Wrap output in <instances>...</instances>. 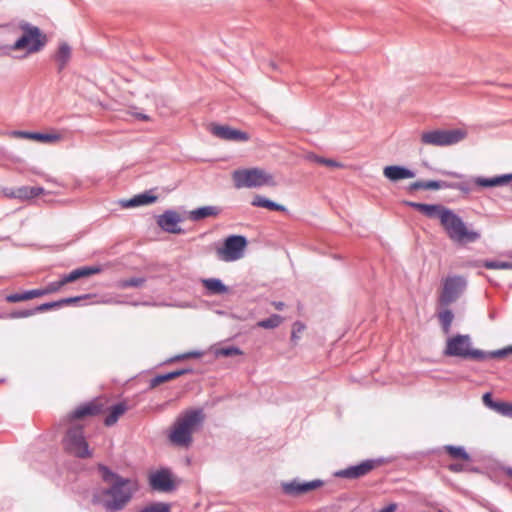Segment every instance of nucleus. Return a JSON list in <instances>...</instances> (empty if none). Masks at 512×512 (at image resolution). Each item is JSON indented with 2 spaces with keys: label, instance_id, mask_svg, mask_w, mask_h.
Returning <instances> with one entry per match:
<instances>
[{
  "label": "nucleus",
  "instance_id": "f3484780",
  "mask_svg": "<svg viewBox=\"0 0 512 512\" xmlns=\"http://www.w3.org/2000/svg\"><path fill=\"white\" fill-rule=\"evenodd\" d=\"M383 175L393 182L415 177V173L412 170L398 165L386 166L383 169Z\"/></svg>",
  "mask_w": 512,
  "mask_h": 512
},
{
  "label": "nucleus",
  "instance_id": "6ab92c4d",
  "mask_svg": "<svg viewBox=\"0 0 512 512\" xmlns=\"http://www.w3.org/2000/svg\"><path fill=\"white\" fill-rule=\"evenodd\" d=\"M512 180V174H505L493 178L475 177L472 181L481 187H495L507 184Z\"/></svg>",
  "mask_w": 512,
  "mask_h": 512
},
{
  "label": "nucleus",
  "instance_id": "aec40b11",
  "mask_svg": "<svg viewBox=\"0 0 512 512\" xmlns=\"http://www.w3.org/2000/svg\"><path fill=\"white\" fill-rule=\"evenodd\" d=\"M221 213V208L217 206H203L189 212V218L192 221H199L207 217H216Z\"/></svg>",
  "mask_w": 512,
  "mask_h": 512
},
{
  "label": "nucleus",
  "instance_id": "cd10ccee",
  "mask_svg": "<svg viewBox=\"0 0 512 512\" xmlns=\"http://www.w3.org/2000/svg\"><path fill=\"white\" fill-rule=\"evenodd\" d=\"M63 139L62 135L58 132L52 133H39L31 132L30 140L42 143H57Z\"/></svg>",
  "mask_w": 512,
  "mask_h": 512
},
{
  "label": "nucleus",
  "instance_id": "5fc2aeb1",
  "mask_svg": "<svg viewBox=\"0 0 512 512\" xmlns=\"http://www.w3.org/2000/svg\"><path fill=\"white\" fill-rule=\"evenodd\" d=\"M276 310H283L285 307V304L283 302H273L272 304Z\"/></svg>",
  "mask_w": 512,
  "mask_h": 512
},
{
  "label": "nucleus",
  "instance_id": "1a4fd4ad",
  "mask_svg": "<svg viewBox=\"0 0 512 512\" xmlns=\"http://www.w3.org/2000/svg\"><path fill=\"white\" fill-rule=\"evenodd\" d=\"M247 240L241 235L227 237L223 246L216 250L217 257L224 262H233L244 256Z\"/></svg>",
  "mask_w": 512,
  "mask_h": 512
},
{
  "label": "nucleus",
  "instance_id": "c85d7f7f",
  "mask_svg": "<svg viewBox=\"0 0 512 512\" xmlns=\"http://www.w3.org/2000/svg\"><path fill=\"white\" fill-rule=\"evenodd\" d=\"M42 293L39 289L29 290L23 293L10 294L6 297V300L10 303H16L41 297Z\"/></svg>",
  "mask_w": 512,
  "mask_h": 512
},
{
  "label": "nucleus",
  "instance_id": "b1692460",
  "mask_svg": "<svg viewBox=\"0 0 512 512\" xmlns=\"http://www.w3.org/2000/svg\"><path fill=\"white\" fill-rule=\"evenodd\" d=\"M251 205L254 207L266 208V209L273 210V211H280V212L286 211L285 206H283L281 204H277L261 195L254 196L252 199Z\"/></svg>",
  "mask_w": 512,
  "mask_h": 512
},
{
  "label": "nucleus",
  "instance_id": "dca6fc26",
  "mask_svg": "<svg viewBox=\"0 0 512 512\" xmlns=\"http://www.w3.org/2000/svg\"><path fill=\"white\" fill-rule=\"evenodd\" d=\"M405 204L417 209L419 212H421L425 216H427L429 218H437V219H439V221L441 220V215L444 214V212L448 210V208H446L442 205H437V204H423V203L410 202V201H406Z\"/></svg>",
  "mask_w": 512,
  "mask_h": 512
},
{
  "label": "nucleus",
  "instance_id": "ddd939ff",
  "mask_svg": "<svg viewBox=\"0 0 512 512\" xmlns=\"http://www.w3.org/2000/svg\"><path fill=\"white\" fill-rule=\"evenodd\" d=\"M375 464L376 463L373 460H366L358 465L337 471L335 476L339 478L357 479L367 475L372 469H374Z\"/></svg>",
  "mask_w": 512,
  "mask_h": 512
},
{
  "label": "nucleus",
  "instance_id": "473e14b6",
  "mask_svg": "<svg viewBox=\"0 0 512 512\" xmlns=\"http://www.w3.org/2000/svg\"><path fill=\"white\" fill-rule=\"evenodd\" d=\"M438 318L441 323L443 332L445 334H449L450 329H451V324L454 319V315H453L452 311L449 309L443 310L438 314Z\"/></svg>",
  "mask_w": 512,
  "mask_h": 512
},
{
  "label": "nucleus",
  "instance_id": "09e8293b",
  "mask_svg": "<svg viewBox=\"0 0 512 512\" xmlns=\"http://www.w3.org/2000/svg\"><path fill=\"white\" fill-rule=\"evenodd\" d=\"M201 355H202L201 352H190V353H186L183 355H178L174 358V360H181V359H185V358H198Z\"/></svg>",
  "mask_w": 512,
  "mask_h": 512
},
{
  "label": "nucleus",
  "instance_id": "c9c22d12",
  "mask_svg": "<svg viewBox=\"0 0 512 512\" xmlns=\"http://www.w3.org/2000/svg\"><path fill=\"white\" fill-rule=\"evenodd\" d=\"M146 282V279L143 277H132L129 279L120 280L117 283V286L121 289L129 288V287H141Z\"/></svg>",
  "mask_w": 512,
  "mask_h": 512
},
{
  "label": "nucleus",
  "instance_id": "f8f14e48",
  "mask_svg": "<svg viewBox=\"0 0 512 512\" xmlns=\"http://www.w3.org/2000/svg\"><path fill=\"white\" fill-rule=\"evenodd\" d=\"M210 131L214 136L227 141L245 142L249 140V135L246 132L226 125H212Z\"/></svg>",
  "mask_w": 512,
  "mask_h": 512
},
{
  "label": "nucleus",
  "instance_id": "423d86ee",
  "mask_svg": "<svg viewBox=\"0 0 512 512\" xmlns=\"http://www.w3.org/2000/svg\"><path fill=\"white\" fill-rule=\"evenodd\" d=\"M440 223L448 237L457 243H472L480 238V233L469 230L463 220L448 209L441 215Z\"/></svg>",
  "mask_w": 512,
  "mask_h": 512
},
{
  "label": "nucleus",
  "instance_id": "393cba45",
  "mask_svg": "<svg viewBox=\"0 0 512 512\" xmlns=\"http://www.w3.org/2000/svg\"><path fill=\"white\" fill-rule=\"evenodd\" d=\"M99 412H100V408L97 405H95L93 403H89V404H85V405L78 407L75 411H73L71 413L69 418H70V421H73V420L84 418L86 416L98 414Z\"/></svg>",
  "mask_w": 512,
  "mask_h": 512
},
{
  "label": "nucleus",
  "instance_id": "7ed1b4c3",
  "mask_svg": "<svg viewBox=\"0 0 512 512\" xmlns=\"http://www.w3.org/2000/svg\"><path fill=\"white\" fill-rule=\"evenodd\" d=\"M205 418L202 409H189L182 412L175 420L169 440L176 446L188 447L192 443V435L201 426Z\"/></svg>",
  "mask_w": 512,
  "mask_h": 512
},
{
  "label": "nucleus",
  "instance_id": "4c0bfd02",
  "mask_svg": "<svg viewBox=\"0 0 512 512\" xmlns=\"http://www.w3.org/2000/svg\"><path fill=\"white\" fill-rule=\"evenodd\" d=\"M67 283H69V282L65 280V276H64L60 281L51 282L48 284V286L46 288L39 289V290L43 296L46 294L57 292L62 286H64Z\"/></svg>",
  "mask_w": 512,
  "mask_h": 512
},
{
  "label": "nucleus",
  "instance_id": "0eeeda50",
  "mask_svg": "<svg viewBox=\"0 0 512 512\" xmlns=\"http://www.w3.org/2000/svg\"><path fill=\"white\" fill-rule=\"evenodd\" d=\"M467 137V131L462 128L457 129H437L423 132L421 142L432 146H451L455 145Z\"/></svg>",
  "mask_w": 512,
  "mask_h": 512
},
{
  "label": "nucleus",
  "instance_id": "20e7f679",
  "mask_svg": "<svg viewBox=\"0 0 512 512\" xmlns=\"http://www.w3.org/2000/svg\"><path fill=\"white\" fill-rule=\"evenodd\" d=\"M22 35L13 45L0 46V56L9 55L12 51H25L26 55L40 52L47 44V36L36 26H21Z\"/></svg>",
  "mask_w": 512,
  "mask_h": 512
},
{
  "label": "nucleus",
  "instance_id": "a19ab883",
  "mask_svg": "<svg viewBox=\"0 0 512 512\" xmlns=\"http://www.w3.org/2000/svg\"><path fill=\"white\" fill-rule=\"evenodd\" d=\"M495 411L503 416L512 418V403L499 401L495 405Z\"/></svg>",
  "mask_w": 512,
  "mask_h": 512
},
{
  "label": "nucleus",
  "instance_id": "a211bd4d",
  "mask_svg": "<svg viewBox=\"0 0 512 512\" xmlns=\"http://www.w3.org/2000/svg\"><path fill=\"white\" fill-rule=\"evenodd\" d=\"M71 56L72 49L70 45L66 42H61L53 56L59 72H61L68 65L71 60Z\"/></svg>",
  "mask_w": 512,
  "mask_h": 512
},
{
  "label": "nucleus",
  "instance_id": "864d4df0",
  "mask_svg": "<svg viewBox=\"0 0 512 512\" xmlns=\"http://www.w3.org/2000/svg\"><path fill=\"white\" fill-rule=\"evenodd\" d=\"M442 174H443V175H446V176H450V177L458 178V179L463 178V175H462V174L457 173V172H453V171H443V172H442Z\"/></svg>",
  "mask_w": 512,
  "mask_h": 512
},
{
  "label": "nucleus",
  "instance_id": "4be33fe9",
  "mask_svg": "<svg viewBox=\"0 0 512 512\" xmlns=\"http://www.w3.org/2000/svg\"><path fill=\"white\" fill-rule=\"evenodd\" d=\"M156 200H157L156 196L150 195L148 193H143V194L136 195L129 200L122 201L121 205L124 208H131V207H137V206L151 204V203H154Z\"/></svg>",
  "mask_w": 512,
  "mask_h": 512
},
{
  "label": "nucleus",
  "instance_id": "a18cd8bd",
  "mask_svg": "<svg viewBox=\"0 0 512 512\" xmlns=\"http://www.w3.org/2000/svg\"><path fill=\"white\" fill-rule=\"evenodd\" d=\"M34 314H35L34 309H24V310H19V311H15V312L11 313L10 317L11 318H27Z\"/></svg>",
  "mask_w": 512,
  "mask_h": 512
},
{
  "label": "nucleus",
  "instance_id": "e433bc0d",
  "mask_svg": "<svg viewBox=\"0 0 512 512\" xmlns=\"http://www.w3.org/2000/svg\"><path fill=\"white\" fill-rule=\"evenodd\" d=\"M243 352L239 348L235 346H229V347H222L217 348L215 350V355L217 357L223 356V357H230V356H236V355H242Z\"/></svg>",
  "mask_w": 512,
  "mask_h": 512
},
{
  "label": "nucleus",
  "instance_id": "f257e3e1",
  "mask_svg": "<svg viewBox=\"0 0 512 512\" xmlns=\"http://www.w3.org/2000/svg\"><path fill=\"white\" fill-rule=\"evenodd\" d=\"M98 469L106 486L93 492V503L102 506L108 512L123 510L138 491V482L135 479L124 478L104 465H99Z\"/></svg>",
  "mask_w": 512,
  "mask_h": 512
},
{
  "label": "nucleus",
  "instance_id": "4468645a",
  "mask_svg": "<svg viewBox=\"0 0 512 512\" xmlns=\"http://www.w3.org/2000/svg\"><path fill=\"white\" fill-rule=\"evenodd\" d=\"M181 222L180 215L173 210H167L157 219V224L166 232L179 234L182 229L179 227Z\"/></svg>",
  "mask_w": 512,
  "mask_h": 512
},
{
  "label": "nucleus",
  "instance_id": "49530a36",
  "mask_svg": "<svg viewBox=\"0 0 512 512\" xmlns=\"http://www.w3.org/2000/svg\"><path fill=\"white\" fill-rule=\"evenodd\" d=\"M483 399V403L490 409L494 410L495 411V405H497L499 403V401H494L492 399V395L491 393H485L482 397Z\"/></svg>",
  "mask_w": 512,
  "mask_h": 512
},
{
  "label": "nucleus",
  "instance_id": "37998d69",
  "mask_svg": "<svg viewBox=\"0 0 512 512\" xmlns=\"http://www.w3.org/2000/svg\"><path fill=\"white\" fill-rule=\"evenodd\" d=\"M484 267L488 269H512V262L486 261Z\"/></svg>",
  "mask_w": 512,
  "mask_h": 512
},
{
  "label": "nucleus",
  "instance_id": "8fccbe9b",
  "mask_svg": "<svg viewBox=\"0 0 512 512\" xmlns=\"http://www.w3.org/2000/svg\"><path fill=\"white\" fill-rule=\"evenodd\" d=\"M448 469L452 472H461L464 470V465L461 463H452L448 466Z\"/></svg>",
  "mask_w": 512,
  "mask_h": 512
},
{
  "label": "nucleus",
  "instance_id": "f03ea898",
  "mask_svg": "<svg viewBox=\"0 0 512 512\" xmlns=\"http://www.w3.org/2000/svg\"><path fill=\"white\" fill-rule=\"evenodd\" d=\"M512 354V345L496 351L485 352L473 348L471 337L467 334H457L448 337L444 355L470 360H486L490 358H503Z\"/></svg>",
  "mask_w": 512,
  "mask_h": 512
},
{
  "label": "nucleus",
  "instance_id": "79ce46f5",
  "mask_svg": "<svg viewBox=\"0 0 512 512\" xmlns=\"http://www.w3.org/2000/svg\"><path fill=\"white\" fill-rule=\"evenodd\" d=\"M448 186H450V183L445 182V181H435V180L424 181V189L425 190L445 189V188H448Z\"/></svg>",
  "mask_w": 512,
  "mask_h": 512
},
{
  "label": "nucleus",
  "instance_id": "3c124183",
  "mask_svg": "<svg viewBox=\"0 0 512 512\" xmlns=\"http://www.w3.org/2000/svg\"><path fill=\"white\" fill-rule=\"evenodd\" d=\"M419 189H424V181H416V182L410 184V186H409V190H411V191L419 190Z\"/></svg>",
  "mask_w": 512,
  "mask_h": 512
},
{
  "label": "nucleus",
  "instance_id": "ea45409f",
  "mask_svg": "<svg viewBox=\"0 0 512 512\" xmlns=\"http://www.w3.org/2000/svg\"><path fill=\"white\" fill-rule=\"evenodd\" d=\"M305 325L302 322H295L292 326L291 341L296 344L301 338L302 333L305 330Z\"/></svg>",
  "mask_w": 512,
  "mask_h": 512
},
{
  "label": "nucleus",
  "instance_id": "6e6552de",
  "mask_svg": "<svg viewBox=\"0 0 512 512\" xmlns=\"http://www.w3.org/2000/svg\"><path fill=\"white\" fill-rule=\"evenodd\" d=\"M65 450L70 454L79 458H89L92 452L89 449L88 443L83 435L82 427L72 426L67 431L64 439Z\"/></svg>",
  "mask_w": 512,
  "mask_h": 512
},
{
  "label": "nucleus",
  "instance_id": "9b49d317",
  "mask_svg": "<svg viewBox=\"0 0 512 512\" xmlns=\"http://www.w3.org/2000/svg\"><path fill=\"white\" fill-rule=\"evenodd\" d=\"M323 485L321 480H313L309 482H299L293 480L290 482L282 483V489L285 494L290 496L303 495L309 491L315 490Z\"/></svg>",
  "mask_w": 512,
  "mask_h": 512
},
{
  "label": "nucleus",
  "instance_id": "5701e85b",
  "mask_svg": "<svg viewBox=\"0 0 512 512\" xmlns=\"http://www.w3.org/2000/svg\"><path fill=\"white\" fill-rule=\"evenodd\" d=\"M205 289L212 295H222L228 292V287L225 286L220 279L208 278L202 281Z\"/></svg>",
  "mask_w": 512,
  "mask_h": 512
},
{
  "label": "nucleus",
  "instance_id": "39448f33",
  "mask_svg": "<svg viewBox=\"0 0 512 512\" xmlns=\"http://www.w3.org/2000/svg\"><path fill=\"white\" fill-rule=\"evenodd\" d=\"M234 187L242 188H259V187H276L278 182L275 176L260 167L236 169L232 173Z\"/></svg>",
  "mask_w": 512,
  "mask_h": 512
},
{
  "label": "nucleus",
  "instance_id": "c756f323",
  "mask_svg": "<svg viewBox=\"0 0 512 512\" xmlns=\"http://www.w3.org/2000/svg\"><path fill=\"white\" fill-rule=\"evenodd\" d=\"M187 372H189V370H177V371H174V372H170V373H166V374H162V375H158L156 377H154L152 380H151V383H150V386L152 388L164 383V382H167V381H170V380H173L181 375H184L186 374Z\"/></svg>",
  "mask_w": 512,
  "mask_h": 512
},
{
  "label": "nucleus",
  "instance_id": "4d7b16f0",
  "mask_svg": "<svg viewBox=\"0 0 512 512\" xmlns=\"http://www.w3.org/2000/svg\"><path fill=\"white\" fill-rule=\"evenodd\" d=\"M508 474L512 476V469L508 470Z\"/></svg>",
  "mask_w": 512,
  "mask_h": 512
},
{
  "label": "nucleus",
  "instance_id": "603ef678",
  "mask_svg": "<svg viewBox=\"0 0 512 512\" xmlns=\"http://www.w3.org/2000/svg\"><path fill=\"white\" fill-rule=\"evenodd\" d=\"M4 194H5V196H7L8 198L18 199V197H16V195H17V189H5V190H4Z\"/></svg>",
  "mask_w": 512,
  "mask_h": 512
},
{
  "label": "nucleus",
  "instance_id": "a878e982",
  "mask_svg": "<svg viewBox=\"0 0 512 512\" xmlns=\"http://www.w3.org/2000/svg\"><path fill=\"white\" fill-rule=\"evenodd\" d=\"M44 193L42 187H28L22 186L17 188V195L19 200H31Z\"/></svg>",
  "mask_w": 512,
  "mask_h": 512
},
{
  "label": "nucleus",
  "instance_id": "9d476101",
  "mask_svg": "<svg viewBox=\"0 0 512 512\" xmlns=\"http://www.w3.org/2000/svg\"><path fill=\"white\" fill-rule=\"evenodd\" d=\"M467 281L462 276H452L445 279L443 289L439 297L442 305H449L455 302L465 291Z\"/></svg>",
  "mask_w": 512,
  "mask_h": 512
},
{
  "label": "nucleus",
  "instance_id": "2f4dec72",
  "mask_svg": "<svg viewBox=\"0 0 512 512\" xmlns=\"http://www.w3.org/2000/svg\"><path fill=\"white\" fill-rule=\"evenodd\" d=\"M306 158H307V160H310V161L316 162L320 165H324V166L331 167V168H342L343 167V164L338 161H335L333 159L324 158V157L318 156L314 153L308 154L306 156Z\"/></svg>",
  "mask_w": 512,
  "mask_h": 512
},
{
  "label": "nucleus",
  "instance_id": "6e6d98bb",
  "mask_svg": "<svg viewBox=\"0 0 512 512\" xmlns=\"http://www.w3.org/2000/svg\"><path fill=\"white\" fill-rule=\"evenodd\" d=\"M141 118H142V119H144V120H147V119H148V117H147V116H145V115L141 116Z\"/></svg>",
  "mask_w": 512,
  "mask_h": 512
},
{
  "label": "nucleus",
  "instance_id": "f704fd0d",
  "mask_svg": "<svg viewBox=\"0 0 512 512\" xmlns=\"http://www.w3.org/2000/svg\"><path fill=\"white\" fill-rule=\"evenodd\" d=\"M445 450L452 458L462 459L465 461H468L470 459L468 453L461 446L447 445L445 446Z\"/></svg>",
  "mask_w": 512,
  "mask_h": 512
},
{
  "label": "nucleus",
  "instance_id": "7c9ffc66",
  "mask_svg": "<svg viewBox=\"0 0 512 512\" xmlns=\"http://www.w3.org/2000/svg\"><path fill=\"white\" fill-rule=\"evenodd\" d=\"M80 299H81V297L66 298V299H63V300L57 301V302L44 303V304H41L33 309L35 310V314H36L37 312H44V311L53 309L55 307H59L63 304H70V303L76 302Z\"/></svg>",
  "mask_w": 512,
  "mask_h": 512
},
{
  "label": "nucleus",
  "instance_id": "2eb2a0df",
  "mask_svg": "<svg viewBox=\"0 0 512 512\" xmlns=\"http://www.w3.org/2000/svg\"><path fill=\"white\" fill-rule=\"evenodd\" d=\"M150 486L157 491H170L173 488L171 474L168 470H160L149 476Z\"/></svg>",
  "mask_w": 512,
  "mask_h": 512
},
{
  "label": "nucleus",
  "instance_id": "58836bf2",
  "mask_svg": "<svg viewBox=\"0 0 512 512\" xmlns=\"http://www.w3.org/2000/svg\"><path fill=\"white\" fill-rule=\"evenodd\" d=\"M140 512H170V505L167 503H153L144 507Z\"/></svg>",
  "mask_w": 512,
  "mask_h": 512
},
{
  "label": "nucleus",
  "instance_id": "c03bdc74",
  "mask_svg": "<svg viewBox=\"0 0 512 512\" xmlns=\"http://www.w3.org/2000/svg\"><path fill=\"white\" fill-rule=\"evenodd\" d=\"M448 188L457 189L465 194H469L472 191V186L469 182L450 183Z\"/></svg>",
  "mask_w": 512,
  "mask_h": 512
},
{
  "label": "nucleus",
  "instance_id": "bb28decb",
  "mask_svg": "<svg viewBox=\"0 0 512 512\" xmlns=\"http://www.w3.org/2000/svg\"><path fill=\"white\" fill-rule=\"evenodd\" d=\"M127 406L125 403H118L110 408L109 415L105 418V425L112 426L114 425L120 416H122L127 411Z\"/></svg>",
  "mask_w": 512,
  "mask_h": 512
},
{
  "label": "nucleus",
  "instance_id": "72a5a7b5",
  "mask_svg": "<svg viewBox=\"0 0 512 512\" xmlns=\"http://www.w3.org/2000/svg\"><path fill=\"white\" fill-rule=\"evenodd\" d=\"M283 322V318L278 314H273L267 319L260 320L257 322V326L264 329H274Z\"/></svg>",
  "mask_w": 512,
  "mask_h": 512
},
{
  "label": "nucleus",
  "instance_id": "412c9836",
  "mask_svg": "<svg viewBox=\"0 0 512 512\" xmlns=\"http://www.w3.org/2000/svg\"><path fill=\"white\" fill-rule=\"evenodd\" d=\"M101 271H102V268L100 266L80 267L78 269L71 271L69 274L65 275V280L68 281L69 283H71L80 278L98 274Z\"/></svg>",
  "mask_w": 512,
  "mask_h": 512
},
{
  "label": "nucleus",
  "instance_id": "de8ad7c7",
  "mask_svg": "<svg viewBox=\"0 0 512 512\" xmlns=\"http://www.w3.org/2000/svg\"><path fill=\"white\" fill-rule=\"evenodd\" d=\"M9 135H10L11 137H14V138H23V139H28V140H30L31 132L15 130V131H11V132L9 133Z\"/></svg>",
  "mask_w": 512,
  "mask_h": 512
}]
</instances>
